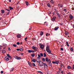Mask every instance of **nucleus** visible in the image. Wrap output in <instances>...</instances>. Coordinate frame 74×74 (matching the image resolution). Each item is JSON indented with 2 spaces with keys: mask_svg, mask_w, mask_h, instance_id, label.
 <instances>
[{
  "mask_svg": "<svg viewBox=\"0 0 74 74\" xmlns=\"http://www.w3.org/2000/svg\"><path fill=\"white\" fill-rule=\"evenodd\" d=\"M36 62H38V63H40L41 62V60H40V59L38 58H37L36 59Z\"/></svg>",
  "mask_w": 74,
  "mask_h": 74,
  "instance_id": "nucleus-4",
  "label": "nucleus"
},
{
  "mask_svg": "<svg viewBox=\"0 0 74 74\" xmlns=\"http://www.w3.org/2000/svg\"><path fill=\"white\" fill-rule=\"evenodd\" d=\"M56 14L57 15H58V16L59 15V13L58 12H57Z\"/></svg>",
  "mask_w": 74,
  "mask_h": 74,
  "instance_id": "nucleus-44",
  "label": "nucleus"
},
{
  "mask_svg": "<svg viewBox=\"0 0 74 74\" xmlns=\"http://www.w3.org/2000/svg\"><path fill=\"white\" fill-rule=\"evenodd\" d=\"M21 37V35L20 34H18L17 35V38H20Z\"/></svg>",
  "mask_w": 74,
  "mask_h": 74,
  "instance_id": "nucleus-13",
  "label": "nucleus"
},
{
  "mask_svg": "<svg viewBox=\"0 0 74 74\" xmlns=\"http://www.w3.org/2000/svg\"><path fill=\"white\" fill-rule=\"evenodd\" d=\"M46 61L47 62H49L48 63L49 64H51V60L49 59H48V58H46Z\"/></svg>",
  "mask_w": 74,
  "mask_h": 74,
  "instance_id": "nucleus-1",
  "label": "nucleus"
},
{
  "mask_svg": "<svg viewBox=\"0 0 74 74\" xmlns=\"http://www.w3.org/2000/svg\"><path fill=\"white\" fill-rule=\"evenodd\" d=\"M70 49L71 52H73V47H71Z\"/></svg>",
  "mask_w": 74,
  "mask_h": 74,
  "instance_id": "nucleus-18",
  "label": "nucleus"
},
{
  "mask_svg": "<svg viewBox=\"0 0 74 74\" xmlns=\"http://www.w3.org/2000/svg\"><path fill=\"white\" fill-rule=\"evenodd\" d=\"M49 46L48 45H47L46 48V51H47L48 50H49Z\"/></svg>",
  "mask_w": 74,
  "mask_h": 74,
  "instance_id": "nucleus-7",
  "label": "nucleus"
},
{
  "mask_svg": "<svg viewBox=\"0 0 74 74\" xmlns=\"http://www.w3.org/2000/svg\"><path fill=\"white\" fill-rule=\"evenodd\" d=\"M38 72L39 73H42V72L41 71H38Z\"/></svg>",
  "mask_w": 74,
  "mask_h": 74,
  "instance_id": "nucleus-50",
  "label": "nucleus"
},
{
  "mask_svg": "<svg viewBox=\"0 0 74 74\" xmlns=\"http://www.w3.org/2000/svg\"><path fill=\"white\" fill-rule=\"evenodd\" d=\"M55 14V12H53V15H54V14Z\"/></svg>",
  "mask_w": 74,
  "mask_h": 74,
  "instance_id": "nucleus-63",
  "label": "nucleus"
},
{
  "mask_svg": "<svg viewBox=\"0 0 74 74\" xmlns=\"http://www.w3.org/2000/svg\"><path fill=\"white\" fill-rule=\"evenodd\" d=\"M47 5L49 7H51V4H50V3H47Z\"/></svg>",
  "mask_w": 74,
  "mask_h": 74,
  "instance_id": "nucleus-19",
  "label": "nucleus"
},
{
  "mask_svg": "<svg viewBox=\"0 0 74 74\" xmlns=\"http://www.w3.org/2000/svg\"><path fill=\"white\" fill-rule=\"evenodd\" d=\"M40 47L41 49H44V45H40Z\"/></svg>",
  "mask_w": 74,
  "mask_h": 74,
  "instance_id": "nucleus-8",
  "label": "nucleus"
},
{
  "mask_svg": "<svg viewBox=\"0 0 74 74\" xmlns=\"http://www.w3.org/2000/svg\"><path fill=\"white\" fill-rule=\"evenodd\" d=\"M2 53H5V51L4 50H3L2 51Z\"/></svg>",
  "mask_w": 74,
  "mask_h": 74,
  "instance_id": "nucleus-32",
  "label": "nucleus"
},
{
  "mask_svg": "<svg viewBox=\"0 0 74 74\" xmlns=\"http://www.w3.org/2000/svg\"><path fill=\"white\" fill-rule=\"evenodd\" d=\"M67 46H68V47H69V45L68 44H66Z\"/></svg>",
  "mask_w": 74,
  "mask_h": 74,
  "instance_id": "nucleus-59",
  "label": "nucleus"
},
{
  "mask_svg": "<svg viewBox=\"0 0 74 74\" xmlns=\"http://www.w3.org/2000/svg\"><path fill=\"white\" fill-rule=\"evenodd\" d=\"M59 28V27H56L54 28V30H55L56 31V30H58V29Z\"/></svg>",
  "mask_w": 74,
  "mask_h": 74,
  "instance_id": "nucleus-10",
  "label": "nucleus"
},
{
  "mask_svg": "<svg viewBox=\"0 0 74 74\" xmlns=\"http://www.w3.org/2000/svg\"><path fill=\"white\" fill-rule=\"evenodd\" d=\"M9 8H10V10H14V8L11 6H9Z\"/></svg>",
  "mask_w": 74,
  "mask_h": 74,
  "instance_id": "nucleus-23",
  "label": "nucleus"
},
{
  "mask_svg": "<svg viewBox=\"0 0 74 74\" xmlns=\"http://www.w3.org/2000/svg\"><path fill=\"white\" fill-rule=\"evenodd\" d=\"M43 55H44V57H46V56H47V55L46 54V53H44Z\"/></svg>",
  "mask_w": 74,
  "mask_h": 74,
  "instance_id": "nucleus-30",
  "label": "nucleus"
},
{
  "mask_svg": "<svg viewBox=\"0 0 74 74\" xmlns=\"http://www.w3.org/2000/svg\"><path fill=\"white\" fill-rule=\"evenodd\" d=\"M32 48L34 49L35 51H37V49H38V48L36 47H34V46H33L32 47Z\"/></svg>",
  "mask_w": 74,
  "mask_h": 74,
  "instance_id": "nucleus-2",
  "label": "nucleus"
},
{
  "mask_svg": "<svg viewBox=\"0 0 74 74\" xmlns=\"http://www.w3.org/2000/svg\"><path fill=\"white\" fill-rule=\"evenodd\" d=\"M10 12H7V13L6 14L7 15H9V14H10Z\"/></svg>",
  "mask_w": 74,
  "mask_h": 74,
  "instance_id": "nucleus-41",
  "label": "nucleus"
},
{
  "mask_svg": "<svg viewBox=\"0 0 74 74\" xmlns=\"http://www.w3.org/2000/svg\"><path fill=\"white\" fill-rule=\"evenodd\" d=\"M61 73V74H63V71H62Z\"/></svg>",
  "mask_w": 74,
  "mask_h": 74,
  "instance_id": "nucleus-56",
  "label": "nucleus"
},
{
  "mask_svg": "<svg viewBox=\"0 0 74 74\" xmlns=\"http://www.w3.org/2000/svg\"><path fill=\"white\" fill-rule=\"evenodd\" d=\"M16 50V51H19V50H20V49H17Z\"/></svg>",
  "mask_w": 74,
  "mask_h": 74,
  "instance_id": "nucleus-53",
  "label": "nucleus"
},
{
  "mask_svg": "<svg viewBox=\"0 0 74 74\" xmlns=\"http://www.w3.org/2000/svg\"><path fill=\"white\" fill-rule=\"evenodd\" d=\"M53 0H51V1H50V3H51V2H52L53 1Z\"/></svg>",
  "mask_w": 74,
  "mask_h": 74,
  "instance_id": "nucleus-57",
  "label": "nucleus"
},
{
  "mask_svg": "<svg viewBox=\"0 0 74 74\" xmlns=\"http://www.w3.org/2000/svg\"><path fill=\"white\" fill-rule=\"evenodd\" d=\"M52 63H53V64H56V62H55L54 61H53L52 62Z\"/></svg>",
  "mask_w": 74,
  "mask_h": 74,
  "instance_id": "nucleus-45",
  "label": "nucleus"
},
{
  "mask_svg": "<svg viewBox=\"0 0 74 74\" xmlns=\"http://www.w3.org/2000/svg\"><path fill=\"white\" fill-rule=\"evenodd\" d=\"M42 61L43 62H45V59L44 58H42Z\"/></svg>",
  "mask_w": 74,
  "mask_h": 74,
  "instance_id": "nucleus-28",
  "label": "nucleus"
},
{
  "mask_svg": "<svg viewBox=\"0 0 74 74\" xmlns=\"http://www.w3.org/2000/svg\"><path fill=\"white\" fill-rule=\"evenodd\" d=\"M38 57L37 58H41V56H40V55L39 54H38Z\"/></svg>",
  "mask_w": 74,
  "mask_h": 74,
  "instance_id": "nucleus-34",
  "label": "nucleus"
},
{
  "mask_svg": "<svg viewBox=\"0 0 74 74\" xmlns=\"http://www.w3.org/2000/svg\"><path fill=\"white\" fill-rule=\"evenodd\" d=\"M4 10L6 12V11H8V12H10V10H8L7 9H4Z\"/></svg>",
  "mask_w": 74,
  "mask_h": 74,
  "instance_id": "nucleus-12",
  "label": "nucleus"
},
{
  "mask_svg": "<svg viewBox=\"0 0 74 74\" xmlns=\"http://www.w3.org/2000/svg\"><path fill=\"white\" fill-rule=\"evenodd\" d=\"M67 74H71V73H67Z\"/></svg>",
  "mask_w": 74,
  "mask_h": 74,
  "instance_id": "nucleus-62",
  "label": "nucleus"
},
{
  "mask_svg": "<svg viewBox=\"0 0 74 74\" xmlns=\"http://www.w3.org/2000/svg\"><path fill=\"white\" fill-rule=\"evenodd\" d=\"M14 68H12V69H10L11 71H13V70H14Z\"/></svg>",
  "mask_w": 74,
  "mask_h": 74,
  "instance_id": "nucleus-42",
  "label": "nucleus"
},
{
  "mask_svg": "<svg viewBox=\"0 0 74 74\" xmlns=\"http://www.w3.org/2000/svg\"><path fill=\"white\" fill-rule=\"evenodd\" d=\"M40 56L42 57L43 56V54L42 53H40Z\"/></svg>",
  "mask_w": 74,
  "mask_h": 74,
  "instance_id": "nucleus-36",
  "label": "nucleus"
},
{
  "mask_svg": "<svg viewBox=\"0 0 74 74\" xmlns=\"http://www.w3.org/2000/svg\"><path fill=\"white\" fill-rule=\"evenodd\" d=\"M56 64H59V61H56Z\"/></svg>",
  "mask_w": 74,
  "mask_h": 74,
  "instance_id": "nucleus-29",
  "label": "nucleus"
},
{
  "mask_svg": "<svg viewBox=\"0 0 74 74\" xmlns=\"http://www.w3.org/2000/svg\"><path fill=\"white\" fill-rule=\"evenodd\" d=\"M12 0H9V2H11Z\"/></svg>",
  "mask_w": 74,
  "mask_h": 74,
  "instance_id": "nucleus-60",
  "label": "nucleus"
},
{
  "mask_svg": "<svg viewBox=\"0 0 74 74\" xmlns=\"http://www.w3.org/2000/svg\"><path fill=\"white\" fill-rule=\"evenodd\" d=\"M46 51L47 52H48L49 53H50L51 55H53V54L51 53L52 52L51 51V50H50V49H49V50H46Z\"/></svg>",
  "mask_w": 74,
  "mask_h": 74,
  "instance_id": "nucleus-5",
  "label": "nucleus"
},
{
  "mask_svg": "<svg viewBox=\"0 0 74 74\" xmlns=\"http://www.w3.org/2000/svg\"><path fill=\"white\" fill-rule=\"evenodd\" d=\"M60 49L61 50V51H63V48H61Z\"/></svg>",
  "mask_w": 74,
  "mask_h": 74,
  "instance_id": "nucleus-46",
  "label": "nucleus"
},
{
  "mask_svg": "<svg viewBox=\"0 0 74 74\" xmlns=\"http://www.w3.org/2000/svg\"><path fill=\"white\" fill-rule=\"evenodd\" d=\"M25 3H26V5L27 6V5H29V2H27L26 1L25 2Z\"/></svg>",
  "mask_w": 74,
  "mask_h": 74,
  "instance_id": "nucleus-26",
  "label": "nucleus"
},
{
  "mask_svg": "<svg viewBox=\"0 0 74 74\" xmlns=\"http://www.w3.org/2000/svg\"><path fill=\"white\" fill-rule=\"evenodd\" d=\"M28 63L29 66H30V67H32V64L30 63V62H29V61L28 62Z\"/></svg>",
  "mask_w": 74,
  "mask_h": 74,
  "instance_id": "nucleus-20",
  "label": "nucleus"
},
{
  "mask_svg": "<svg viewBox=\"0 0 74 74\" xmlns=\"http://www.w3.org/2000/svg\"><path fill=\"white\" fill-rule=\"evenodd\" d=\"M65 33L66 36H67V35H69V33L67 32H65Z\"/></svg>",
  "mask_w": 74,
  "mask_h": 74,
  "instance_id": "nucleus-16",
  "label": "nucleus"
},
{
  "mask_svg": "<svg viewBox=\"0 0 74 74\" xmlns=\"http://www.w3.org/2000/svg\"><path fill=\"white\" fill-rule=\"evenodd\" d=\"M58 16L59 17V18H60V15H58Z\"/></svg>",
  "mask_w": 74,
  "mask_h": 74,
  "instance_id": "nucleus-58",
  "label": "nucleus"
},
{
  "mask_svg": "<svg viewBox=\"0 0 74 74\" xmlns=\"http://www.w3.org/2000/svg\"><path fill=\"white\" fill-rule=\"evenodd\" d=\"M3 73H4V71H1V74H3Z\"/></svg>",
  "mask_w": 74,
  "mask_h": 74,
  "instance_id": "nucleus-40",
  "label": "nucleus"
},
{
  "mask_svg": "<svg viewBox=\"0 0 74 74\" xmlns=\"http://www.w3.org/2000/svg\"><path fill=\"white\" fill-rule=\"evenodd\" d=\"M69 44V43L68 42H66V44Z\"/></svg>",
  "mask_w": 74,
  "mask_h": 74,
  "instance_id": "nucleus-61",
  "label": "nucleus"
},
{
  "mask_svg": "<svg viewBox=\"0 0 74 74\" xmlns=\"http://www.w3.org/2000/svg\"><path fill=\"white\" fill-rule=\"evenodd\" d=\"M66 10H66V9L64 8L63 11H66Z\"/></svg>",
  "mask_w": 74,
  "mask_h": 74,
  "instance_id": "nucleus-48",
  "label": "nucleus"
},
{
  "mask_svg": "<svg viewBox=\"0 0 74 74\" xmlns=\"http://www.w3.org/2000/svg\"><path fill=\"white\" fill-rule=\"evenodd\" d=\"M51 4H55V2H54L53 1V2H51Z\"/></svg>",
  "mask_w": 74,
  "mask_h": 74,
  "instance_id": "nucleus-43",
  "label": "nucleus"
},
{
  "mask_svg": "<svg viewBox=\"0 0 74 74\" xmlns=\"http://www.w3.org/2000/svg\"><path fill=\"white\" fill-rule=\"evenodd\" d=\"M5 60H6V61H8L10 59H9V57H8V56H6L5 58Z\"/></svg>",
  "mask_w": 74,
  "mask_h": 74,
  "instance_id": "nucleus-6",
  "label": "nucleus"
},
{
  "mask_svg": "<svg viewBox=\"0 0 74 74\" xmlns=\"http://www.w3.org/2000/svg\"><path fill=\"white\" fill-rule=\"evenodd\" d=\"M56 19V17H53V18L52 19L51 21H54Z\"/></svg>",
  "mask_w": 74,
  "mask_h": 74,
  "instance_id": "nucleus-11",
  "label": "nucleus"
},
{
  "mask_svg": "<svg viewBox=\"0 0 74 74\" xmlns=\"http://www.w3.org/2000/svg\"><path fill=\"white\" fill-rule=\"evenodd\" d=\"M67 69H72V68L69 65H68L67 66Z\"/></svg>",
  "mask_w": 74,
  "mask_h": 74,
  "instance_id": "nucleus-17",
  "label": "nucleus"
},
{
  "mask_svg": "<svg viewBox=\"0 0 74 74\" xmlns=\"http://www.w3.org/2000/svg\"><path fill=\"white\" fill-rule=\"evenodd\" d=\"M7 56H8V57H9V58H11V57L10 55V54H8L7 55Z\"/></svg>",
  "mask_w": 74,
  "mask_h": 74,
  "instance_id": "nucleus-27",
  "label": "nucleus"
},
{
  "mask_svg": "<svg viewBox=\"0 0 74 74\" xmlns=\"http://www.w3.org/2000/svg\"><path fill=\"white\" fill-rule=\"evenodd\" d=\"M32 66H33V67H36V64L34 63H32Z\"/></svg>",
  "mask_w": 74,
  "mask_h": 74,
  "instance_id": "nucleus-22",
  "label": "nucleus"
},
{
  "mask_svg": "<svg viewBox=\"0 0 74 74\" xmlns=\"http://www.w3.org/2000/svg\"><path fill=\"white\" fill-rule=\"evenodd\" d=\"M32 61H33V62H34V63H35V62H36V60L35 59H34L33 60H32Z\"/></svg>",
  "mask_w": 74,
  "mask_h": 74,
  "instance_id": "nucleus-25",
  "label": "nucleus"
},
{
  "mask_svg": "<svg viewBox=\"0 0 74 74\" xmlns=\"http://www.w3.org/2000/svg\"><path fill=\"white\" fill-rule=\"evenodd\" d=\"M21 55H23V53H20Z\"/></svg>",
  "mask_w": 74,
  "mask_h": 74,
  "instance_id": "nucleus-47",
  "label": "nucleus"
},
{
  "mask_svg": "<svg viewBox=\"0 0 74 74\" xmlns=\"http://www.w3.org/2000/svg\"><path fill=\"white\" fill-rule=\"evenodd\" d=\"M28 52L29 53H32V51L30 50H28Z\"/></svg>",
  "mask_w": 74,
  "mask_h": 74,
  "instance_id": "nucleus-31",
  "label": "nucleus"
},
{
  "mask_svg": "<svg viewBox=\"0 0 74 74\" xmlns=\"http://www.w3.org/2000/svg\"><path fill=\"white\" fill-rule=\"evenodd\" d=\"M1 12L2 14H4V10H1Z\"/></svg>",
  "mask_w": 74,
  "mask_h": 74,
  "instance_id": "nucleus-21",
  "label": "nucleus"
},
{
  "mask_svg": "<svg viewBox=\"0 0 74 74\" xmlns=\"http://www.w3.org/2000/svg\"><path fill=\"white\" fill-rule=\"evenodd\" d=\"M14 58H15L16 59H17V60H20V59H21V58L20 57H18L16 56H14Z\"/></svg>",
  "mask_w": 74,
  "mask_h": 74,
  "instance_id": "nucleus-3",
  "label": "nucleus"
},
{
  "mask_svg": "<svg viewBox=\"0 0 74 74\" xmlns=\"http://www.w3.org/2000/svg\"><path fill=\"white\" fill-rule=\"evenodd\" d=\"M43 64L44 65V66H47V65L46 64H45L44 63H43Z\"/></svg>",
  "mask_w": 74,
  "mask_h": 74,
  "instance_id": "nucleus-38",
  "label": "nucleus"
},
{
  "mask_svg": "<svg viewBox=\"0 0 74 74\" xmlns=\"http://www.w3.org/2000/svg\"><path fill=\"white\" fill-rule=\"evenodd\" d=\"M27 37H26V38H25V40H27Z\"/></svg>",
  "mask_w": 74,
  "mask_h": 74,
  "instance_id": "nucleus-54",
  "label": "nucleus"
},
{
  "mask_svg": "<svg viewBox=\"0 0 74 74\" xmlns=\"http://www.w3.org/2000/svg\"><path fill=\"white\" fill-rule=\"evenodd\" d=\"M31 56H32V57H33V58L34 57V56H35V54H34V53L32 54L31 55Z\"/></svg>",
  "mask_w": 74,
  "mask_h": 74,
  "instance_id": "nucleus-24",
  "label": "nucleus"
},
{
  "mask_svg": "<svg viewBox=\"0 0 74 74\" xmlns=\"http://www.w3.org/2000/svg\"><path fill=\"white\" fill-rule=\"evenodd\" d=\"M58 5H59L60 6V7H63V5L62 4H58Z\"/></svg>",
  "mask_w": 74,
  "mask_h": 74,
  "instance_id": "nucleus-15",
  "label": "nucleus"
},
{
  "mask_svg": "<svg viewBox=\"0 0 74 74\" xmlns=\"http://www.w3.org/2000/svg\"><path fill=\"white\" fill-rule=\"evenodd\" d=\"M72 67L73 69H74V64L73 65Z\"/></svg>",
  "mask_w": 74,
  "mask_h": 74,
  "instance_id": "nucleus-51",
  "label": "nucleus"
},
{
  "mask_svg": "<svg viewBox=\"0 0 74 74\" xmlns=\"http://www.w3.org/2000/svg\"><path fill=\"white\" fill-rule=\"evenodd\" d=\"M69 18L71 19H73V18H74V17L72 16V15L71 14L69 15Z\"/></svg>",
  "mask_w": 74,
  "mask_h": 74,
  "instance_id": "nucleus-9",
  "label": "nucleus"
},
{
  "mask_svg": "<svg viewBox=\"0 0 74 74\" xmlns=\"http://www.w3.org/2000/svg\"><path fill=\"white\" fill-rule=\"evenodd\" d=\"M40 67H42V66H43V64H40Z\"/></svg>",
  "mask_w": 74,
  "mask_h": 74,
  "instance_id": "nucleus-35",
  "label": "nucleus"
},
{
  "mask_svg": "<svg viewBox=\"0 0 74 74\" xmlns=\"http://www.w3.org/2000/svg\"><path fill=\"white\" fill-rule=\"evenodd\" d=\"M23 49L22 48H20V51H23Z\"/></svg>",
  "mask_w": 74,
  "mask_h": 74,
  "instance_id": "nucleus-33",
  "label": "nucleus"
},
{
  "mask_svg": "<svg viewBox=\"0 0 74 74\" xmlns=\"http://www.w3.org/2000/svg\"><path fill=\"white\" fill-rule=\"evenodd\" d=\"M31 53L32 52H33L34 53V51L33 50H31Z\"/></svg>",
  "mask_w": 74,
  "mask_h": 74,
  "instance_id": "nucleus-52",
  "label": "nucleus"
},
{
  "mask_svg": "<svg viewBox=\"0 0 74 74\" xmlns=\"http://www.w3.org/2000/svg\"><path fill=\"white\" fill-rule=\"evenodd\" d=\"M60 67H62V64L60 65Z\"/></svg>",
  "mask_w": 74,
  "mask_h": 74,
  "instance_id": "nucleus-64",
  "label": "nucleus"
},
{
  "mask_svg": "<svg viewBox=\"0 0 74 74\" xmlns=\"http://www.w3.org/2000/svg\"><path fill=\"white\" fill-rule=\"evenodd\" d=\"M13 46L14 47H16V45L15 44H14L13 45Z\"/></svg>",
  "mask_w": 74,
  "mask_h": 74,
  "instance_id": "nucleus-37",
  "label": "nucleus"
},
{
  "mask_svg": "<svg viewBox=\"0 0 74 74\" xmlns=\"http://www.w3.org/2000/svg\"><path fill=\"white\" fill-rule=\"evenodd\" d=\"M44 34V32H41L40 34V36H42Z\"/></svg>",
  "mask_w": 74,
  "mask_h": 74,
  "instance_id": "nucleus-14",
  "label": "nucleus"
},
{
  "mask_svg": "<svg viewBox=\"0 0 74 74\" xmlns=\"http://www.w3.org/2000/svg\"><path fill=\"white\" fill-rule=\"evenodd\" d=\"M72 10H74V7L72 8Z\"/></svg>",
  "mask_w": 74,
  "mask_h": 74,
  "instance_id": "nucleus-55",
  "label": "nucleus"
},
{
  "mask_svg": "<svg viewBox=\"0 0 74 74\" xmlns=\"http://www.w3.org/2000/svg\"><path fill=\"white\" fill-rule=\"evenodd\" d=\"M8 49H9V51H11V49H10V47H8Z\"/></svg>",
  "mask_w": 74,
  "mask_h": 74,
  "instance_id": "nucleus-49",
  "label": "nucleus"
},
{
  "mask_svg": "<svg viewBox=\"0 0 74 74\" xmlns=\"http://www.w3.org/2000/svg\"><path fill=\"white\" fill-rule=\"evenodd\" d=\"M16 44H17V45H19V44H20V43H19V42H18L16 43Z\"/></svg>",
  "mask_w": 74,
  "mask_h": 74,
  "instance_id": "nucleus-39",
  "label": "nucleus"
}]
</instances>
